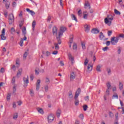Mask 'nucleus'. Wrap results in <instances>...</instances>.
Masks as SVG:
<instances>
[{"label": "nucleus", "instance_id": "58", "mask_svg": "<svg viewBox=\"0 0 124 124\" xmlns=\"http://www.w3.org/2000/svg\"><path fill=\"white\" fill-rule=\"evenodd\" d=\"M51 55V53H50V52L49 51H46V57H49V56H50Z\"/></svg>", "mask_w": 124, "mask_h": 124}, {"label": "nucleus", "instance_id": "3", "mask_svg": "<svg viewBox=\"0 0 124 124\" xmlns=\"http://www.w3.org/2000/svg\"><path fill=\"white\" fill-rule=\"evenodd\" d=\"M119 41V38L113 37L111 38L110 42L112 44V45H116L117 43H118Z\"/></svg>", "mask_w": 124, "mask_h": 124}, {"label": "nucleus", "instance_id": "47", "mask_svg": "<svg viewBox=\"0 0 124 124\" xmlns=\"http://www.w3.org/2000/svg\"><path fill=\"white\" fill-rule=\"evenodd\" d=\"M11 69H12V70H13V71H16V66H15V65H13L11 67Z\"/></svg>", "mask_w": 124, "mask_h": 124}, {"label": "nucleus", "instance_id": "16", "mask_svg": "<svg viewBox=\"0 0 124 124\" xmlns=\"http://www.w3.org/2000/svg\"><path fill=\"white\" fill-rule=\"evenodd\" d=\"M26 11L27 12H29V13H30L32 16H33V15H35V13L33 12V11L30 10V9L27 8Z\"/></svg>", "mask_w": 124, "mask_h": 124}, {"label": "nucleus", "instance_id": "55", "mask_svg": "<svg viewBox=\"0 0 124 124\" xmlns=\"http://www.w3.org/2000/svg\"><path fill=\"white\" fill-rule=\"evenodd\" d=\"M24 43V41L23 40H21L20 42L19 45L22 47L23 46V44Z\"/></svg>", "mask_w": 124, "mask_h": 124}, {"label": "nucleus", "instance_id": "12", "mask_svg": "<svg viewBox=\"0 0 124 124\" xmlns=\"http://www.w3.org/2000/svg\"><path fill=\"white\" fill-rule=\"evenodd\" d=\"M90 28H91V26H90V25H88L87 24H86L84 26L85 31H86V32H89V31H90Z\"/></svg>", "mask_w": 124, "mask_h": 124}, {"label": "nucleus", "instance_id": "24", "mask_svg": "<svg viewBox=\"0 0 124 124\" xmlns=\"http://www.w3.org/2000/svg\"><path fill=\"white\" fill-rule=\"evenodd\" d=\"M87 69L89 72L92 71V70H93V65L88 64V66H87Z\"/></svg>", "mask_w": 124, "mask_h": 124}, {"label": "nucleus", "instance_id": "42", "mask_svg": "<svg viewBox=\"0 0 124 124\" xmlns=\"http://www.w3.org/2000/svg\"><path fill=\"white\" fill-rule=\"evenodd\" d=\"M11 96V94L8 93L7 95V100H10V97Z\"/></svg>", "mask_w": 124, "mask_h": 124}, {"label": "nucleus", "instance_id": "26", "mask_svg": "<svg viewBox=\"0 0 124 124\" xmlns=\"http://www.w3.org/2000/svg\"><path fill=\"white\" fill-rule=\"evenodd\" d=\"M69 43H70V44H72V43H73V35H70Z\"/></svg>", "mask_w": 124, "mask_h": 124}, {"label": "nucleus", "instance_id": "13", "mask_svg": "<svg viewBox=\"0 0 124 124\" xmlns=\"http://www.w3.org/2000/svg\"><path fill=\"white\" fill-rule=\"evenodd\" d=\"M22 72H23V69L22 68L19 69H18V72H17L16 74L17 77H20L21 75H22Z\"/></svg>", "mask_w": 124, "mask_h": 124}, {"label": "nucleus", "instance_id": "19", "mask_svg": "<svg viewBox=\"0 0 124 124\" xmlns=\"http://www.w3.org/2000/svg\"><path fill=\"white\" fill-rule=\"evenodd\" d=\"M37 110L38 113H39L40 114H42V115H43V114H44V112H43V109L42 108H37Z\"/></svg>", "mask_w": 124, "mask_h": 124}, {"label": "nucleus", "instance_id": "51", "mask_svg": "<svg viewBox=\"0 0 124 124\" xmlns=\"http://www.w3.org/2000/svg\"><path fill=\"white\" fill-rule=\"evenodd\" d=\"M89 63V60L87 58H86L85 61L84 62V65H87Z\"/></svg>", "mask_w": 124, "mask_h": 124}, {"label": "nucleus", "instance_id": "61", "mask_svg": "<svg viewBox=\"0 0 124 124\" xmlns=\"http://www.w3.org/2000/svg\"><path fill=\"white\" fill-rule=\"evenodd\" d=\"M0 72L1 73H3L4 72V68H1L0 70Z\"/></svg>", "mask_w": 124, "mask_h": 124}, {"label": "nucleus", "instance_id": "11", "mask_svg": "<svg viewBox=\"0 0 124 124\" xmlns=\"http://www.w3.org/2000/svg\"><path fill=\"white\" fill-rule=\"evenodd\" d=\"M69 61H70L72 63H74V58L72 57L71 54L69 53L68 54Z\"/></svg>", "mask_w": 124, "mask_h": 124}, {"label": "nucleus", "instance_id": "28", "mask_svg": "<svg viewBox=\"0 0 124 124\" xmlns=\"http://www.w3.org/2000/svg\"><path fill=\"white\" fill-rule=\"evenodd\" d=\"M22 33L23 35H26V34H27V31L25 27H24L23 29H22Z\"/></svg>", "mask_w": 124, "mask_h": 124}, {"label": "nucleus", "instance_id": "50", "mask_svg": "<svg viewBox=\"0 0 124 124\" xmlns=\"http://www.w3.org/2000/svg\"><path fill=\"white\" fill-rule=\"evenodd\" d=\"M79 118H80L81 120L84 119V115L83 114H80L79 115Z\"/></svg>", "mask_w": 124, "mask_h": 124}, {"label": "nucleus", "instance_id": "6", "mask_svg": "<svg viewBox=\"0 0 124 124\" xmlns=\"http://www.w3.org/2000/svg\"><path fill=\"white\" fill-rule=\"evenodd\" d=\"M76 76H77V75H76V73L74 72H71L70 77V81H73L74 79L76 78Z\"/></svg>", "mask_w": 124, "mask_h": 124}, {"label": "nucleus", "instance_id": "18", "mask_svg": "<svg viewBox=\"0 0 124 124\" xmlns=\"http://www.w3.org/2000/svg\"><path fill=\"white\" fill-rule=\"evenodd\" d=\"M23 82L25 84H29V76H27V78H23Z\"/></svg>", "mask_w": 124, "mask_h": 124}, {"label": "nucleus", "instance_id": "7", "mask_svg": "<svg viewBox=\"0 0 124 124\" xmlns=\"http://www.w3.org/2000/svg\"><path fill=\"white\" fill-rule=\"evenodd\" d=\"M55 119V116H54V115L53 114H50L49 115L48 117H47V120H48V123H52L53 121Z\"/></svg>", "mask_w": 124, "mask_h": 124}, {"label": "nucleus", "instance_id": "56", "mask_svg": "<svg viewBox=\"0 0 124 124\" xmlns=\"http://www.w3.org/2000/svg\"><path fill=\"white\" fill-rule=\"evenodd\" d=\"M83 18L84 19H85V20L88 19V14H84L83 16Z\"/></svg>", "mask_w": 124, "mask_h": 124}, {"label": "nucleus", "instance_id": "33", "mask_svg": "<svg viewBox=\"0 0 124 124\" xmlns=\"http://www.w3.org/2000/svg\"><path fill=\"white\" fill-rule=\"evenodd\" d=\"M9 6H10V2H8L5 3V7L6 9H8L9 8Z\"/></svg>", "mask_w": 124, "mask_h": 124}, {"label": "nucleus", "instance_id": "34", "mask_svg": "<svg viewBox=\"0 0 124 124\" xmlns=\"http://www.w3.org/2000/svg\"><path fill=\"white\" fill-rule=\"evenodd\" d=\"M119 89L120 90H123L124 89V84L122 82L119 83Z\"/></svg>", "mask_w": 124, "mask_h": 124}, {"label": "nucleus", "instance_id": "22", "mask_svg": "<svg viewBox=\"0 0 124 124\" xmlns=\"http://www.w3.org/2000/svg\"><path fill=\"white\" fill-rule=\"evenodd\" d=\"M81 47L83 50H85L86 49V42H81Z\"/></svg>", "mask_w": 124, "mask_h": 124}, {"label": "nucleus", "instance_id": "44", "mask_svg": "<svg viewBox=\"0 0 124 124\" xmlns=\"http://www.w3.org/2000/svg\"><path fill=\"white\" fill-rule=\"evenodd\" d=\"M49 89V87L48 86V85L45 86V91L47 93L48 92V90Z\"/></svg>", "mask_w": 124, "mask_h": 124}, {"label": "nucleus", "instance_id": "5", "mask_svg": "<svg viewBox=\"0 0 124 124\" xmlns=\"http://www.w3.org/2000/svg\"><path fill=\"white\" fill-rule=\"evenodd\" d=\"M66 31V28L64 27H62L60 28V31L59 32L58 36H62L63 35V32Z\"/></svg>", "mask_w": 124, "mask_h": 124}, {"label": "nucleus", "instance_id": "36", "mask_svg": "<svg viewBox=\"0 0 124 124\" xmlns=\"http://www.w3.org/2000/svg\"><path fill=\"white\" fill-rule=\"evenodd\" d=\"M108 115H109L110 118H113V117H114V113H113V112L112 111H109Z\"/></svg>", "mask_w": 124, "mask_h": 124}, {"label": "nucleus", "instance_id": "35", "mask_svg": "<svg viewBox=\"0 0 124 124\" xmlns=\"http://www.w3.org/2000/svg\"><path fill=\"white\" fill-rule=\"evenodd\" d=\"M96 70L98 71V72H100L101 71V70H100V65H98L96 66Z\"/></svg>", "mask_w": 124, "mask_h": 124}, {"label": "nucleus", "instance_id": "59", "mask_svg": "<svg viewBox=\"0 0 124 124\" xmlns=\"http://www.w3.org/2000/svg\"><path fill=\"white\" fill-rule=\"evenodd\" d=\"M12 84H14L15 83V77H14L12 79Z\"/></svg>", "mask_w": 124, "mask_h": 124}, {"label": "nucleus", "instance_id": "27", "mask_svg": "<svg viewBox=\"0 0 124 124\" xmlns=\"http://www.w3.org/2000/svg\"><path fill=\"white\" fill-rule=\"evenodd\" d=\"M69 98H72L73 95H72V91H70L68 93Z\"/></svg>", "mask_w": 124, "mask_h": 124}, {"label": "nucleus", "instance_id": "45", "mask_svg": "<svg viewBox=\"0 0 124 124\" xmlns=\"http://www.w3.org/2000/svg\"><path fill=\"white\" fill-rule=\"evenodd\" d=\"M15 93H16V86L15 85L13 87V93H15Z\"/></svg>", "mask_w": 124, "mask_h": 124}, {"label": "nucleus", "instance_id": "38", "mask_svg": "<svg viewBox=\"0 0 124 124\" xmlns=\"http://www.w3.org/2000/svg\"><path fill=\"white\" fill-rule=\"evenodd\" d=\"M4 35L5 34H1L0 37L1 40H5V39H6V37L4 36Z\"/></svg>", "mask_w": 124, "mask_h": 124}, {"label": "nucleus", "instance_id": "64", "mask_svg": "<svg viewBox=\"0 0 124 124\" xmlns=\"http://www.w3.org/2000/svg\"><path fill=\"white\" fill-rule=\"evenodd\" d=\"M110 42L109 41H107L106 44L107 46H109L110 45Z\"/></svg>", "mask_w": 124, "mask_h": 124}, {"label": "nucleus", "instance_id": "4", "mask_svg": "<svg viewBox=\"0 0 124 124\" xmlns=\"http://www.w3.org/2000/svg\"><path fill=\"white\" fill-rule=\"evenodd\" d=\"M8 20L9 25H12V24H13L14 22V16L13 14H11L9 15Z\"/></svg>", "mask_w": 124, "mask_h": 124}, {"label": "nucleus", "instance_id": "23", "mask_svg": "<svg viewBox=\"0 0 124 124\" xmlns=\"http://www.w3.org/2000/svg\"><path fill=\"white\" fill-rule=\"evenodd\" d=\"M71 16L72 20H74L76 22H78V20H77V18L76 17L75 15H74V14H71Z\"/></svg>", "mask_w": 124, "mask_h": 124}, {"label": "nucleus", "instance_id": "15", "mask_svg": "<svg viewBox=\"0 0 124 124\" xmlns=\"http://www.w3.org/2000/svg\"><path fill=\"white\" fill-rule=\"evenodd\" d=\"M61 114H62V110H61V109L58 108L56 111V115L57 116V117L59 118L61 116Z\"/></svg>", "mask_w": 124, "mask_h": 124}, {"label": "nucleus", "instance_id": "20", "mask_svg": "<svg viewBox=\"0 0 124 124\" xmlns=\"http://www.w3.org/2000/svg\"><path fill=\"white\" fill-rule=\"evenodd\" d=\"M62 36H59L58 37V36H57L56 37V39H57V41H58V44H59V45H61V44H62V40H61V37Z\"/></svg>", "mask_w": 124, "mask_h": 124}, {"label": "nucleus", "instance_id": "8", "mask_svg": "<svg viewBox=\"0 0 124 124\" xmlns=\"http://www.w3.org/2000/svg\"><path fill=\"white\" fill-rule=\"evenodd\" d=\"M40 79H38L36 83V90L39 91V88H40Z\"/></svg>", "mask_w": 124, "mask_h": 124}, {"label": "nucleus", "instance_id": "52", "mask_svg": "<svg viewBox=\"0 0 124 124\" xmlns=\"http://www.w3.org/2000/svg\"><path fill=\"white\" fill-rule=\"evenodd\" d=\"M51 19L52 17H51V16H48L47 19V22L50 23V21H51Z\"/></svg>", "mask_w": 124, "mask_h": 124}, {"label": "nucleus", "instance_id": "14", "mask_svg": "<svg viewBox=\"0 0 124 124\" xmlns=\"http://www.w3.org/2000/svg\"><path fill=\"white\" fill-rule=\"evenodd\" d=\"M91 32H92V33L97 34V33H98L99 32V30H98V29L94 28V29H93L92 30Z\"/></svg>", "mask_w": 124, "mask_h": 124}, {"label": "nucleus", "instance_id": "17", "mask_svg": "<svg viewBox=\"0 0 124 124\" xmlns=\"http://www.w3.org/2000/svg\"><path fill=\"white\" fill-rule=\"evenodd\" d=\"M99 37L101 40H104V35L103 34L102 32H101L100 33V35L99 36Z\"/></svg>", "mask_w": 124, "mask_h": 124}, {"label": "nucleus", "instance_id": "10", "mask_svg": "<svg viewBox=\"0 0 124 124\" xmlns=\"http://www.w3.org/2000/svg\"><path fill=\"white\" fill-rule=\"evenodd\" d=\"M84 7L85 8H89V9H91V4L89 2V1H85V3H84Z\"/></svg>", "mask_w": 124, "mask_h": 124}, {"label": "nucleus", "instance_id": "37", "mask_svg": "<svg viewBox=\"0 0 124 124\" xmlns=\"http://www.w3.org/2000/svg\"><path fill=\"white\" fill-rule=\"evenodd\" d=\"M110 89H107L106 91V94L105 95H110Z\"/></svg>", "mask_w": 124, "mask_h": 124}, {"label": "nucleus", "instance_id": "30", "mask_svg": "<svg viewBox=\"0 0 124 124\" xmlns=\"http://www.w3.org/2000/svg\"><path fill=\"white\" fill-rule=\"evenodd\" d=\"M23 26H24V21H21L19 22V29L20 30L22 29Z\"/></svg>", "mask_w": 124, "mask_h": 124}, {"label": "nucleus", "instance_id": "1", "mask_svg": "<svg viewBox=\"0 0 124 124\" xmlns=\"http://www.w3.org/2000/svg\"><path fill=\"white\" fill-rule=\"evenodd\" d=\"M115 16V14L113 16L112 15H108L107 17L105 19V24H108V26H111L112 24V21L114 20V17Z\"/></svg>", "mask_w": 124, "mask_h": 124}, {"label": "nucleus", "instance_id": "54", "mask_svg": "<svg viewBox=\"0 0 124 124\" xmlns=\"http://www.w3.org/2000/svg\"><path fill=\"white\" fill-rule=\"evenodd\" d=\"M18 118V113H16V115H14L13 117L14 120H16V119Z\"/></svg>", "mask_w": 124, "mask_h": 124}, {"label": "nucleus", "instance_id": "2", "mask_svg": "<svg viewBox=\"0 0 124 124\" xmlns=\"http://www.w3.org/2000/svg\"><path fill=\"white\" fill-rule=\"evenodd\" d=\"M80 93H81V89L79 88L76 91L75 95V105H76V106H78V105H79V100L78 99V96H79Z\"/></svg>", "mask_w": 124, "mask_h": 124}, {"label": "nucleus", "instance_id": "43", "mask_svg": "<svg viewBox=\"0 0 124 124\" xmlns=\"http://www.w3.org/2000/svg\"><path fill=\"white\" fill-rule=\"evenodd\" d=\"M73 50H76L77 49V45L76 44H74L73 45Z\"/></svg>", "mask_w": 124, "mask_h": 124}, {"label": "nucleus", "instance_id": "29", "mask_svg": "<svg viewBox=\"0 0 124 124\" xmlns=\"http://www.w3.org/2000/svg\"><path fill=\"white\" fill-rule=\"evenodd\" d=\"M114 13L116 15H121V12L119 11L117 9H114Z\"/></svg>", "mask_w": 124, "mask_h": 124}, {"label": "nucleus", "instance_id": "49", "mask_svg": "<svg viewBox=\"0 0 124 124\" xmlns=\"http://www.w3.org/2000/svg\"><path fill=\"white\" fill-rule=\"evenodd\" d=\"M46 84H50V79H49V78H46Z\"/></svg>", "mask_w": 124, "mask_h": 124}, {"label": "nucleus", "instance_id": "40", "mask_svg": "<svg viewBox=\"0 0 124 124\" xmlns=\"http://www.w3.org/2000/svg\"><path fill=\"white\" fill-rule=\"evenodd\" d=\"M30 94L31 96H33L34 95V93L33 92V90L32 89L30 90Z\"/></svg>", "mask_w": 124, "mask_h": 124}, {"label": "nucleus", "instance_id": "31", "mask_svg": "<svg viewBox=\"0 0 124 124\" xmlns=\"http://www.w3.org/2000/svg\"><path fill=\"white\" fill-rule=\"evenodd\" d=\"M114 98H116V99H118L119 98V96L118 95V94L115 93V94H113L112 95V99H114Z\"/></svg>", "mask_w": 124, "mask_h": 124}, {"label": "nucleus", "instance_id": "21", "mask_svg": "<svg viewBox=\"0 0 124 124\" xmlns=\"http://www.w3.org/2000/svg\"><path fill=\"white\" fill-rule=\"evenodd\" d=\"M16 67L18 68V67H20V60L19 59H17L16 61Z\"/></svg>", "mask_w": 124, "mask_h": 124}, {"label": "nucleus", "instance_id": "46", "mask_svg": "<svg viewBox=\"0 0 124 124\" xmlns=\"http://www.w3.org/2000/svg\"><path fill=\"white\" fill-rule=\"evenodd\" d=\"M113 31H108V36H111V35H112Z\"/></svg>", "mask_w": 124, "mask_h": 124}, {"label": "nucleus", "instance_id": "60", "mask_svg": "<svg viewBox=\"0 0 124 124\" xmlns=\"http://www.w3.org/2000/svg\"><path fill=\"white\" fill-rule=\"evenodd\" d=\"M84 98L86 101H89L90 100V98H89V96H86Z\"/></svg>", "mask_w": 124, "mask_h": 124}, {"label": "nucleus", "instance_id": "48", "mask_svg": "<svg viewBox=\"0 0 124 124\" xmlns=\"http://www.w3.org/2000/svg\"><path fill=\"white\" fill-rule=\"evenodd\" d=\"M35 25H36V22L35 20H34L32 23V28H35Z\"/></svg>", "mask_w": 124, "mask_h": 124}, {"label": "nucleus", "instance_id": "32", "mask_svg": "<svg viewBox=\"0 0 124 124\" xmlns=\"http://www.w3.org/2000/svg\"><path fill=\"white\" fill-rule=\"evenodd\" d=\"M59 44L55 43L54 45L55 46V49L56 50H59L60 49V46H59Z\"/></svg>", "mask_w": 124, "mask_h": 124}, {"label": "nucleus", "instance_id": "9", "mask_svg": "<svg viewBox=\"0 0 124 124\" xmlns=\"http://www.w3.org/2000/svg\"><path fill=\"white\" fill-rule=\"evenodd\" d=\"M52 33L53 34H56V35H58V28L56 26H54L52 28Z\"/></svg>", "mask_w": 124, "mask_h": 124}, {"label": "nucleus", "instance_id": "62", "mask_svg": "<svg viewBox=\"0 0 124 124\" xmlns=\"http://www.w3.org/2000/svg\"><path fill=\"white\" fill-rule=\"evenodd\" d=\"M16 107H17L16 103L15 102H14L13 104V108H16Z\"/></svg>", "mask_w": 124, "mask_h": 124}, {"label": "nucleus", "instance_id": "63", "mask_svg": "<svg viewBox=\"0 0 124 124\" xmlns=\"http://www.w3.org/2000/svg\"><path fill=\"white\" fill-rule=\"evenodd\" d=\"M33 78H34L33 75H31L30 76V79H31V81H33Z\"/></svg>", "mask_w": 124, "mask_h": 124}, {"label": "nucleus", "instance_id": "25", "mask_svg": "<svg viewBox=\"0 0 124 124\" xmlns=\"http://www.w3.org/2000/svg\"><path fill=\"white\" fill-rule=\"evenodd\" d=\"M107 87L108 88L107 90H111V89H112V86H111V83L110 82H108L107 83Z\"/></svg>", "mask_w": 124, "mask_h": 124}, {"label": "nucleus", "instance_id": "57", "mask_svg": "<svg viewBox=\"0 0 124 124\" xmlns=\"http://www.w3.org/2000/svg\"><path fill=\"white\" fill-rule=\"evenodd\" d=\"M119 37H121V38H124V33H121L119 35Z\"/></svg>", "mask_w": 124, "mask_h": 124}, {"label": "nucleus", "instance_id": "53", "mask_svg": "<svg viewBox=\"0 0 124 124\" xmlns=\"http://www.w3.org/2000/svg\"><path fill=\"white\" fill-rule=\"evenodd\" d=\"M108 49H109V47H108V46H106L103 48V51H104V52H106V51H107Z\"/></svg>", "mask_w": 124, "mask_h": 124}, {"label": "nucleus", "instance_id": "41", "mask_svg": "<svg viewBox=\"0 0 124 124\" xmlns=\"http://www.w3.org/2000/svg\"><path fill=\"white\" fill-rule=\"evenodd\" d=\"M83 108L84 111H86V110H88V106L87 105H84L83 106Z\"/></svg>", "mask_w": 124, "mask_h": 124}, {"label": "nucleus", "instance_id": "39", "mask_svg": "<svg viewBox=\"0 0 124 124\" xmlns=\"http://www.w3.org/2000/svg\"><path fill=\"white\" fill-rule=\"evenodd\" d=\"M28 55H29V52L26 51L23 55V59H26L28 57Z\"/></svg>", "mask_w": 124, "mask_h": 124}]
</instances>
